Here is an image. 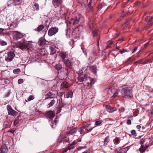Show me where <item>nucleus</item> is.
<instances>
[{
	"label": "nucleus",
	"instance_id": "1",
	"mask_svg": "<svg viewBox=\"0 0 153 153\" xmlns=\"http://www.w3.org/2000/svg\"><path fill=\"white\" fill-rule=\"evenodd\" d=\"M121 93L122 96L126 98H131L133 96L131 89L126 86L123 87Z\"/></svg>",
	"mask_w": 153,
	"mask_h": 153
},
{
	"label": "nucleus",
	"instance_id": "2",
	"mask_svg": "<svg viewBox=\"0 0 153 153\" xmlns=\"http://www.w3.org/2000/svg\"><path fill=\"white\" fill-rule=\"evenodd\" d=\"M15 52L13 50L7 52L5 54V59L7 62H10L14 59L15 56Z\"/></svg>",
	"mask_w": 153,
	"mask_h": 153
},
{
	"label": "nucleus",
	"instance_id": "3",
	"mask_svg": "<svg viewBox=\"0 0 153 153\" xmlns=\"http://www.w3.org/2000/svg\"><path fill=\"white\" fill-rule=\"evenodd\" d=\"M19 47L22 50H27L30 47V45L27 41L23 40L20 41L18 45Z\"/></svg>",
	"mask_w": 153,
	"mask_h": 153
},
{
	"label": "nucleus",
	"instance_id": "4",
	"mask_svg": "<svg viewBox=\"0 0 153 153\" xmlns=\"http://www.w3.org/2000/svg\"><path fill=\"white\" fill-rule=\"evenodd\" d=\"M22 0H10L7 2L8 6L19 5L22 3Z\"/></svg>",
	"mask_w": 153,
	"mask_h": 153
},
{
	"label": "nucleus",
	"instance_id": "5",
	"mask_svg": "<svg viewBox=\"0 0 153 153\" xmlns=\"http://www.w3.org/2000/svg\"><path fill=\"white\" fill-rule=\"evenodd\" d=\"M58 31V28L56 27H52L50 28L48 31V34L50 36H52L56 34Z\"/></svg>",
	"mask_w": 153,
	"mask_h": 153
},
{
	"label": "nucleus",
	"instance_id": "6",
	"mask_svg": "<svg viewBox=\"0 0 153 153\" xmlns=\"http://www.w3.org/2000/svg\"><path fill=\"white\" fill-rule=\"evenodd\" d=\"M7 110L8 111V112L9 115H11L14 117L16 116L17 114L18 113L12 109L11 106L8 105L7 106Z\"/></svg>",
	"mask_w": 153,
	"mask_h": 153
},
{
	"label": "nucleus",
	"instance_id": "7",
	"mask_svg": "<svg viewBox=\"0 0 153 153\" xmlns=\"http://www.w3.org/2000/svg\"><path fill=\"white\" fill-rule=\"evenodd\" d=\"M13 39L16 40L20 39L23 36V34L18 31H14L13 33Z\"/></svg>",
	"mask_w": 153,
	"mask_h": 153
},
{
	"label": "nucleus",
	"instance_id": "8",
	"mask_svg": "<svg viewBox=\"0 0 153 153\" xmlns=\"http://www.w3.org/2000/svg\"><path fill=\"white\" fill-rule=\"evenodd\" d=\"M80 19L79 16H76L74 18H71V20L69 21V23L71 24L75 25L78 23Z\"/></svg>",
	"mask_w": 153,
	"mask_h": 153
},
{
	"label": "nucleus",
	"instance_id": "9",
	"mask_svg": "<svg viewBox=\"0 0 153 153\" xmlns=\"http://www.w3.org/2000/svg\"><path fill=\"white\" fill-rule=\"evenodd\" d=\"M153 17H152L147 16L146 21L147 22V26L148 27L152 26L153 23Z\"/></svg>",
	"mask_w": 153,
	"mask_h": 153
},
{
	"label": "nucleus",
	"instance_id": "10",
	"mask_svg": "<svg viewBox=\"0 0 153 153\" xmlns=\"http://www.w3.org/2000/svg\"><path fill=\"white\" fill-rule=\"evenodd\" d=\"M72 35L74 36L75 38L76 39L79 38V37L80 32L78 28L77 27L74 29L72 33Z\"/></svg>",
	"mask_w": 153,
	"mask_h": 153
},
{
	"label": "nucleus",
	"instance_id": "11",
	"mask_svg": "<svg viewBox=\"0 0 153 153\" xmlns=\"http://www.w3.org/2000/svg\"><path fill=\"white\" fill-rule=\"evenodd\" d=\"M60 57L63 59H65L66 58L68 57L69 54L67 52L61 51L59 53Z\"/></svg>",
	"mask_w": 153,
	"mask_h": 153
},
{
	"label": "nucleus",
	"instance_id": "12",
	"mask_svg": "<svg viewBox=\"0 0 153 153\" xmlns=\"http://www.w3.org/2000/svg\"><path fill=\"white\" fill-rule=\"evenodd\" d=\"M87 79V77L85 75H80L78 77V79L79 82H82L86 81Z\"/></svg>",
	"mask_w": 153,
	"mask_h": 153
},
{
	"label": "nucleus",
	"instance_id": "13",
	"mask_svg": "<svg viewBox=\"0 0 153 153\" xmlns=\"http://www.w3.org/2000/svg\"><path fill=\"white\" fill-rule=\"evenodd\" d=\"M108 92L110 94V95L112 97H115L117 95L118 92L117 91L113 92L111 88H109Z\"/></svg>",
	"mask_w": 153,
	"mask_h": 153
},
{
	"label": "nucleus",
	"instance_id": "14",
	"mask_svg": "<svg viewBox=\"0 0 153 153\" xmlns=\"http://www.w3.org/2000/svg\"><path fill=\"white\" fill-rule=\"evenodd\" d=\"M94 25L95 24L93 21L91 20L89 21L88 25V27L89 29L92 30L93 28L94 27Z\"/></svg>",
	"mask_w": 153,
	"mask_h": 153
},
{
	"label": "nucleus",
	"instance_id": "15",
	"mask_svg": "<svg viewBox=\"0 0 153 153\" xmlns=\"http://www.w3.org/2000/svg\"><path fill=\"white\" fill-rule=\"evenodd\" d=\"M55 114L52 111H49L46 113V117L48 118H51L54 117Z\"/></svg>",
	"mask_w": 153,
	"mask_h": 153
},
{
	"label": "nucleus",
	"instance_id": "16",
	"mask_svg": "<svg viewBox=\"0 0 153 153\" xmlns=\"http://www.w3.org/2000/svg\"><path fill=\"white\" fill-rule=\"evenodd\" d=\"M106 108L109 112L112 113L116 111L117 109L115 107H112L109 105L106 106Z\"/></svg>",
	"mask_w": 153,
	"mask_h": 153
},
{
	"label": "nucleus",
	"instance_id": "17",
	"mask_svg": "<svg viewBox=\"0 0 153 153\" xmlns=\"http://www.w3.org/2000/svg\"><path fill=\"white\" fill-rule=\"evenodd\" d=\"M75 144V142L73 141L71 144H70L63 151V152H65L68 150H70L71 149H74V146H73V145Z\"/></svg>",
	"mask_w": 153,
	"mask_h": 153
},
{
	"label": "nucleus",
	"instance_id": "18",
	"mask_svg": "<svg viewBox=\"0 0 153 153\" xmlns=\"http://www.w3.org/2000/svg\"><path fill=\"white\" fill-rule=\"evenodd\" d=\"M64 63L65 65L68 67H70L72 64L71 63L70 59L68 58L65 59Z\"/></svg>",
	"mask_w": 153,
	"mask_h": 153
},
{
	"label": "nucleus",
	"instance_id": "19",
	"mask_svg": "<svg viewBox=\"0 0 153 153\" xmlns=\"http://www.w3.org/2000/svg\"><path fill=\"white\" fill-rule=\"evenodd\" d=\"M94 127L91 126V123H89L87 126L84 127V128L85 129V131L88 132L91 131Z\"/></svg>",
	"mask_w": 153,
	"mask_h": 153
},
{
	"label": "nucleus",
	"instance_id": "20",
	"mask_svg": "<svg viewBox=\"0 0 153 153\" xmlns=\"http://www.w3.org/2000/svg\"><path fill=\"white\" fill-rule=\"evenodd\" d=\"M61 0H53V4L55 7H58L61 3Z\"/></svg>",
	"mask_w": 153,
	"mask_h": 153
},
{
	"label": "nucleus",
	"instance_id": "21",
	"mask_svg": "<svg viewBox=\"0 0 153 153\" xmlns=\"http://www.w3.org/2000/svg\"><path fill=\"white\" fill-rule=\"evenodd\" d=\"M32 10L34 11H38L39 9V4L36 3L34 4L32 6Z\"/></svg>",
	"mask_w": 153,
	"mask_h": 153
},
{
	"label": "nucleus",
	"instance_id": "22",
	"mask_svg": "<svg viewBox=\"0 0 153 153\" xmlns=\"http://www.w3.org/2000/svg\"><path fill=\"white\" fill-rule=\"evenodd\" d=\"M8 151V149L5 146H3L0 149V153H7Z\"/></svg>",
	"mask_w": 153,
	"mask_h": 153
},
{
	"label": "nucleus",
	"instance_id": "23",
	"mask_svg": "<svg viewBox=\"0 0 153 153\" xmlns=\"http://www.w3.org/2000/svg\"><path fill=\"white\" fill-rule=\"evenodd\" d=\"M46 96L47 98H53L56 97L55 94L53 92L48 93L46 95Z\"/></svg>",
	"mask_w": 153,
	"mask_h": 153
},
{
	"label": "nucleus",
	"instance_id": "24",
	"mask_svg": "<svg viewBox=\"0 0 153 153\" xmlns=\"http://www.w3.org/2000/svg\"><path fill=\"white\" fill-rule=\"evenodd\" d=\"M38 43L39 45L42 46L45 44V40L43 38L41 37L39 39Z\"/></svg>",
	"mask_w": 153,
	"mask_h": 153
},
{
	"label": "nucleus",
	"instance_id": "25",
	"mask_svg": "<svg viewBox=\"0 0 153 153\" xmlns=\"http://www.w3.org/2000/svg\"><path fill=\"white\" fill-rule=\"evenodd\" d=\"M77 130H78V129L77 128H74L72 129L70 131H67L66 132V134L67 135L73 134H74L75 133Z\"/></svg>",
	"mask_w": 153,
	"mask_h": 153
},
{
	"label": "nucleus",
	"instance_id": "26",
	"mask_svg": "<svg viewBox=\"0 0 153 153\" xmlns=\"http://www.w3.org/2000/svg\"><path fill=\"white\" fill-rule=\"evenodd\" d=\"M58 120H51V125L52 128H54L56 127V125L57 124Z\"/></svg>",
	"mask_w": 153,
	"mask_h": 153
},
{
	"label": "nucleus",
	"instance_id": "27",
	"mask_svg": "<svg viewBox=\"0 0 153 153\" xmlns=\"http://www.w3.org/2000/svg\"><path fill=\"white\" fill-rule=\"evenodd\" d=\"M50 50V54L53 55L56 53V50L55 48L52 46H50L49 48Z\"/></svg>",
	"mask_w": 153,
	"mask_h": 153
},
{
	"label": "nucleus",
	"instance_id": "28",
	"mask_svg": "<svg viewBox=\"0 0 153 153\" xmlns=\"http://www.w3.org/2000/svg\"><path fill=\"white\" fill-rule=\"evenodd\" d=\"M45 27V26L43 25H39L37 28L35 30V31H37L38 32H40Z\"/></svg>",
	"mask_w": 153,
	"mask_h": 153
},
{
	"label": "nucleus",
	"instance_id": "29",
	"mask_svg": "<svg viewBox=\"0 0 153 153\" xmlns=\"http://www.w3.org/2000/svg\"><path fill=\"white\" fill-rule=\"evenodd\" d=\"M66 135L62 134L61 135L58 140V141L59 142H61L64 140V139L66 138Z\"/></svg>",
	"mask_w": 153,
	"mask_h": 153
},
{
	"label": "nucleus",
	"instance_id": "30",
	"mask_svg": "<svg viewBox=\"0 0 153 153\" xmlns=\"http://www.w3.org/2000/svg\"><path fill=\"white\" fill-rule=\"evenodd\" d=\"M90 70L92 72L96 73L97 71V67L95 66H91L90 67Z\"/></svg>",
	"mask_w": 153,
	"mask_h": 153
},
{
	"label": "nucleus",
	"instance_id": "31",
	"mask_svg": "<svg viewBox=\"0 0 153 153\" xmlns=\"http://www.w3.org/2000/svg\"><path fill=\"white\" fill-rule=\"evenodd\" d=\"M64 107V105L62 103H59V108L58 109L57 111V114H59L60 113L61 111L62 108Z\"/></svg>",
	"mask_w": 153,
	"mask_h": 153
},
{
	"label": "nucleus",
	"instance_id": "32",
	"mask_svg": "<svg viewBox=\"0 0 153 153\" xmlns=\"http://www.w3.org/2000/svg\"><path fill=\"white\" fill-rule=\"evenodd\" d=\"M110 140L109 137V136H107L106 137L104 140V143L105 145H107L109 142Z\"/></svg>",
	"mask_w": 153,
	"mask_h": 153
},
{
	"label": "nucleus",
	"instance_id": "33",
	"mask_svg": "<svg viewBox=\"0 0 153 153\" xmlns=\"http://www.w3.org/2000/svg\"><path fill=\"white\" fill-rule=\"evenodd\" d=\"M98 30L97 29H95L92 32L93 36V37L97 36L98 34Z\"/></svg>",
	"mask_w": 153,
	"mask_h": 153
},
{
	"label": "nucleus",
	"instance_id": "34",
	"mask_svg": "<svg viewBox=\"0 0 153 153\" xmlns=\"http://www.w3.org/2000/svg\"><path fill=\"white\" fill-rule=\"evenodd\" d=\"M7 43L6 41L1 39H0V45L2 46H5L7 45Z\"/></svg>",
	"mask_w": 153,
	"mask_h": 153
},
{
	"label": "nucleus",
	"instance_id": "35",
	"mask_svg": "<svg viewBox=\"0 0 153 153\" xmlns=\"http://www.w3.org/2000/svg\"><path fill=\"white\" fill-rule=\"evenodd\" d=\"M73 95V93L72 91H70L68 92L66 95V97L67 98H72V97Z\"/></svg>",
	"mask_w": 153,
	"mask_h": 153
},
{
	"label": "nucleus",
	"instance_id": "36",
	"mask_svg": "<svg viewBox=\"0 0 153 153\" xmlns=\"http://www.w3.org/2000/svg\"><path fill=\"white\" fill-rule=\"evenodd\" d=\"M94 0H87V2L88 3V7L90 8L91 7V4L93 3Z\"/></svg>",
	"mask_w": 153,
	"mask_h": 153
},
{
	"label": "nucleus",
	"instance_id": "37",
	"mask_svg": "<svg viewBox=\"0 0 153 153\" xmlns=\"http://www.w3.org/2000/svg\"><path fill=\"white\" fill-rule=\"evenodd\" d=\"M55 103V100H52L48 104L47 106L48 108H49L52 106Z\"/></svg>",
	"mask_w": 153,
	"mask_h": 153
},
{
	"label": "nucleus",
	"instance_id": "38",
	"mask_svg": "<svg viewBox=\"0 0 153 153\" xmlns=\"http://www.w3.org/2000/svg\"><path fill=\"white\" fill-rule=\"evenodd\" d=\"M55 67L57 70H60L62 68V65L59 63L56 64Z\"/></svg>",
	"mask_w": 153,
	"mask_h": 153
},
{
	"label": "nucleus",
	"instance_id": "39",
	"mask_svg": "<svg viewBox=\"0 0 153 153\" xmlns=\"http://www.w3.org/2000/svg\"><path fill=\"white\" fill-rule=\"evenodd\" d=\"M146 149V148L143 147V146L142 145H141L140 147V149H139V151L142 152H143L145 151Z\"/></svg>",
	"mask_w": 153,
	"mask_h": 153
},
{
	"label": "nucleus",
	"instance_id": "40",
	"mask_svg": "<svg viewBox=\"0 0 153 153\" xmlns=\"http://www.w3.org/2000/svg\"><path fill=\"white\" fill-rule=\"evenodd\" d=\"M77 129L78 130V131L79 132L80 134H82L83 133L85 134L87 133V132H84V130L83 128H79Z\"/></svg>",
	"mask_w": 153,
	"mask_h": 153
},
{
	"label": "nucleus",
	"instance_id": "41",
	"mask_svg": "<svg viewBox=\"0 0 153 153\" xmlns=\"http://www.w3.org/2000/svg\"><path fill=\"white\" fill-rule=\"evenodd\" d=\"M143 60L142 59H140L135 62L134 63V64L135 65H137L138 64H141L142 63L144 64V63L142 62Z\"/></svg>",
	"mask_w": 153,
	"mask_h": 153
},
{
	"label": "nucleus",
	"instance_id": "42",
	"mask_svg": "<svg viewBox=\"0 0 153 153\" xmlns=\"http://www.w3.org/2000/svg\"><path fill=\"white\" fill-rule=\"evenodd\" d=\"M20 72V70L19 68H17L13 70V73L15 74H18Z\"/></svg>",
	"mask_w": 153,
	"mask_h": 153
},
{
	"label": "nucleus",
	"instance_id": "43",
	"mask_svg": "<svg viewBox=\"0 0 153 153\" xmlns=\"http://www.w3.org/2000/svg\"><path fill=\"white\" fill-rule=\"evenodd\" d=\"M34 98V96L33 95H30L29 97L27 99V100L28 101H30L31 100H33Z\"/></svg>",
	"mask_w": 153,
	"mask_h": 153
},
{
	"label": "nucleus",
	"instance_id": "44",
	"mask_svg": "<svg viewBox=\"0 0 153 153\" xmlns=\"http://www.w3.org/2000/svg\"><path fill=\"white\" fill-rule=\"evenodd\" d=\"M102 122L101 120L96 121L95 123V125L97 126L99 125Z\"/></svg>",
	"mask_w": 153,
	"mask_h": 153
},
{
	"label": "nucleus",
	"instance_id": "45",
	"mask_svg": "<svg viewBox=\"0 0 153 153\" xmlns=\"http://www.w3.org/2000/svg\"><path fill=\"white\" fill-rule=\"evenodd\" d=\"M113 42H112L111 41L109 40L108 41L107 43V47H109L111 46V45L113 44Z\"/></svg>",
	"mask_w": 153,
	"mask_h": 153
},
{
	"label": "nucleus",
	"instance_id": "46",
	"mask_svg": "<svg viewBox=\"0 0 153 153\" xmlns=\"http://www.w3.org/2000/svg\"><path fill=\"white\" fill-rule=\"evenodd\" d=\"M82 50L83 53H84L85 55L86 56L87 55V53L88 51L87 50H86L85 49H82Z\"/></svg>",
	"mask_w": 153,
	"mask_h": 153
},
{
	"label": "nucleus",
	"instance_id": "47",
	"mask_svg": "<svg viewBox=\"0 0 153 153\" xmlns=\"http://www.w3.org/2000/svg\"><path fill=\"white\" fill-rule=\"evenodd\" d=\"M114 141L117 144H118L119 143V139L117 137H116L115 138V139H114Z\"/></svg>",
	"mask_w": 153,
	"mask_h": 153
},
{
	"label": "nucleus",
	"instance_id": "48",
	"mask_svg": "<svg viewBox=\"0 0 153 153\" xmlns=\"http://www.w3.org/2000/svg\"><path fill=\"white\" fill-rule=\"evenodd\" d=\"M19 122L18 119H16L14 122L13 125L14 126H16Z\"/></svg>",
	"mask_w": 153,
	"mask_h": 153
},
{
	"label": "nucleus",
	"instance_id": "49",
	"mask_svg": "<svg viewBox=\"0 0 153 153\" xmlns=\"http://www.w3.org/2000/svg\"><path fill=\"white\" fill-rule=\"evenodd\" d=\"M18 83L19 84L22 83L23 82V80L22 79H20L18 80Z\"/></svg>",
	"mask_w": 153,
	"mask_h": 153
},
{
	"label": "nucleus",
	"instance_id": "50",
	"mask_svg": "<svg viewBox=\"0 0 153 153\" xmlns=\"http://www.w3.org/2000/svg\"><path fill=\"white\" fill-rule=\"evenodd\" d=\"M90 84L92 85H93L94 83V79H90Z\"/></svg>",
	"mask_w": 153,
	"mask_h": 153
},
{
	"label": "nucleus",
	"instance_id": "51",
	"mask_svg": "<svg viewBox=\"0 0 153 153\" xmlns=\"http://www.w3.org/2000/svg\"><path fill=\"white\" fill-rule=\"evenodd\" d=\"M120 53H121L122 54L123 53L128 52V51H127V50L126 49H123V51H120Z\"/></svg>",
	"mask_w": 153,
	"mask_h": 153
},
{
	"label": "nucleus",
	"instance_id": "52",
	"mask_svg": "<svg viewBox=\"0 0 153 153\" xmlns=\"http://www.w3.org/2000/svg\"><path fill=\"white\" fill-rule=\"evenodd\" d=\"M145 139H141L140 141V144L142 145V144H143L144 143V142H145Z\"/></svg>",
	"mask_w": 153,
	"mask_h": 153
},
{
	"label": "nucleus",
	"instance_id": "53",
	"mask_svg": "<svg viewBox=\"0 0 153 153\" xmlns=\"http://www.w3.org/2000/svg\"><path fill=\"white\" fill-rule=\"evenodd\" d=\"M126 123L127 124H128V125L131 124V120L130 119L128 120L127 121Z\"/></svg>",
	"mask_w": 153,
	"mask_h": 153
},
{
	"label": "nucleus",
	"instance_id": "54",
	"mask_svg": "<svg viewBox=\"0 0 153 153\" xmlns=\"http://www.w3.org/2000/svg\"><path fill=\"white\" fill-rule=\"evenodd\" d=\"M124 111V108H121L120 109H119V111L120 112H123Z\"/></svg>",
	"mask_w": 153,
	"mask_h": 153
},
{
	"label": "nucleus",
	"instance_id": "55",
	"mask_svg": "<svg viewBox=\"0 0 153 153\" xmlns=\"http://www.w3.org/2000/svg\"><path fill=\"white\" fill-rule=\"evenodd\" d=\"M131 133L133 135H134L136 134V131L134 130H132L131 131Z\"/></svg>",
	"mask_w": 153,
	"mask_h": 153
},
{
	"label": "nucleus",
	"instance_id": "56",
	"mask_svg": "<svg viewBox=\"0 0 153 153\" xmlns=\"http://www.w3.org/2000/svg\"><path fill=\"white\" fill-rule=\"evenodd\" d=\"M82 73H83L82 71V70H79V73H78V74H79V76L80 75H83L82 74Z\"/></svg>",
	"mask_w": 153,
	"mask_h": 153
},
{
	"label": "nucleus",
	"instance_id": "57",
	"mask_svg": "<svg viewBox=\"0 0 153 153\" xmlns=\"http://www.w3.org/2000/svg\"><path fill=\"white\" fill-rule=\"evenodd\" d=\"M84 148H86V147H85V146H84V147H80L78 148L77 149L78 151H79V150H81L82 149H84Z\"/></svg>",
	"mask_w": 153,
	"mask_h": 153
},
{
	"label": "nucleus",
	"instance_id": "58",
	"mask_svg": "<svg viewBox=\"0 0 153 153\" xmlns=\"http://www.w3.org/2000/svg\"><path fill=\"white\" fill-rule=\"evenodd\" d=\"M137 49V47H135L134 48V49L133 50V51H132V53H134L135 51H136Z\"/></svg>",
	"mask_w": 153,
	"mask_h": 153
},
{
	"label": "nucleus",
	"instance_id": "59",
	"mask_svg": "<svg viewBox=\"0 0 153 153\" xmlns=\"http://www.w3.org/2000/svg\"><path fill=\"white\" fill-rule=\"evenodd\" d=\"M8 132L10 133H13L14 132V130H13V129H11L10 130H9L8 131Z\"/></svg>",
	"mask_w": 153,
	"mask_h": 153
},
{
	"label": "nucleus",
	"instance_id": "60",
	"mask_svg": "<svg viewBox=\"0 0 153 153\" xmlns=\"http://www.w3.org/2000/svg\"><path fill=\"white\" fill-rule=\"evenodd\" d=\"M149 45V42H148L144 44V46L145 48L147 47Z\"/></svg>",
	"mask_w": 153,
	"mask_h": 153
},
{
	"label": "nucleus",
	"instance_id": "61",
	"mask_svg": "<svg viewBox=\"0 0 153 153\" xmlns=\"http://www.w3.org/2000/svg\"><path fill=\"white\" fill-rule=\"evenodd\" d=\"M136 127L137 129H138L139 130L141 126H140L139 125H138Z\"/></svg>",
	"mask_w": 153,
	"mask_h": 153
},
{
	"label": "nucleus",
	"instance_id": "62",
	"mask_svg": "<svg viewBox=\"0 0 153 153\" xmlns=\"http://www.w3.org/2000/svg\"><path fill=\"white\" fill-rule=\"evenodd\" d=\"M81 5L82 7H85V4L83 2L81 4Z\"/></svg>",
	"mask_w": 153,
	"mask_h": 153
},
{
	"label": "nucleus",
	"instance_id": "63",
	"mask_svg": "<svg viewBox=\"0 0 153 153\" xmlns=\"http://www.w3.org/2000/svg\"><path fill=\"white\" fill-rule=\"evenodd\" d=\"M125 149H123L120 150V151L121 152H125Z\"/></svg>",
	"mask_w": 153,
	"mask_h": 153
},
{
	"label": "nucleus",
	"instance_id": "64",
	"mask_svg": "<svg viewBox=\"0 0 153 153\" xmlns=\"http://www.w3.org/2000/svg\"><path fill=\"white\" fill-rule=\"evenodd\" d=\"M150 113L152 115H153V110H150Z\"/></svg>",
	"mask_w": 153,
	"mask_h": 153
}]
</instances>
